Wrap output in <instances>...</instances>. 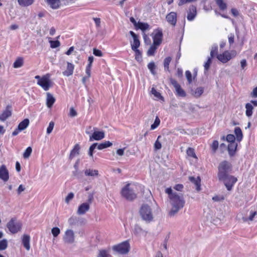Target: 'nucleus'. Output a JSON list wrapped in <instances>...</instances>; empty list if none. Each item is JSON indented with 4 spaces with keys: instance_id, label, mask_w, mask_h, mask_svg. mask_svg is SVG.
Instances as JSON below:
<instances>
[{
    "instance_id": "obj_1",
    "label": "nucleus",
    "mask_w": 257,
    "mask_h": 257,
    "mask_svg": "<svg viewBox=\"0 0 257 257\" xmlns=\"http://www.w3.org/2000/svg\"><path fill=\"white\" fill-rule=\"evenodd\" d=\"M165 192L168 194L169 202L172 207L169 212L170 216H174L178 211L183 208L185 200L182 195H180L176 192H173L171 188H168Z\"/></svg>"
},
{
    "instance_id": "obj_2",
    "label": "nucleus",
    "mask_w": 257,
    "mask_h": 257,
    "mask_svg": "<svg viewBox=\"0 0 257 257\" xmlns=\"http://www.w3.org/2000/svg\"><path fill=\"white\" fill-rule=\"evenodd\" d=\"M232 165L230 163L227 161H223L220 162L218 167V179H222L227 175H229V173L231 171Z\"/></svg>"
},
{
    "instance_id": "obj_3",
    "label": "nucleus",
    "mask_w": 257,
    "mask_h": 257,
    "mask_svg": "<svg viewBox=\"0 0 257 257\" xmlns=\"http://www.w3.org/2000/svg\"><path fill=\"white\" fill-rule=\"evenodd\" d=\"M121 196L127 200L132 201L137 197V194L134 190V186L131 184H127L121 191Z\"/></svg>"
},
{
    "instance_id": "obj_4",
    "label": "nucleus",
    "mask_w": 257,
    "mask_h": 257,
    "mask_svg": "<svg viewBox=\"0 0 257 257\" xmlns=\"http://www.w3.org/2000/svg\"><path fill=\"white\" fill-rule=\"evenodd\" d=\"M140 214L142 219L147 223H150L153 220L154 217L152 209L147 204L142 206L140 210Z\"/></svg>"
},
{
    "instance_id": "obj_5",
    "label": "nucleus",
    "mask_w": 257,
    "mask_h": 257,
    "mask_svg": "<svg viewBox=\"0 0 257 257\" xmlns=\"http://www.w3.org/2000/svg\"><path fill=\"white\" fill-rule=\"evenodd\" d=\"M35 78L38 80L37 84L41 86L44 90L47 91L51 87V81L49 74H46L42 77L37 75Z\"/></svg>"
},
{
    "instance_id": "obj_6",
    "label": "nucleus",
    "mask_w": 257,
    "mask_h": 257,
    "mask_svg": "<svg viewBox=\"0 0 257 257\" xmlns=\"http://www.w3.org/2000/svg\"><path fill=\"white\" fill-rule=\"evenodd\" d=\"M112 249L119 254H125L129 252L130 245L128 241H125L118 244L113 246Z\"/></svg>"
},
{
    "instance_id": "obj_7",
    "label": "nucleus",
    "mask_w": 257,
    "mask_h": 257,
    "mask_svg": "<svg viewBox=\"0 0 257 257\" xmlns=\"http://www.w3.org/2000/svg\"><path fill=\"white\" fill-rule=\"evenodd\" d=\"M7 227L11 233L14 234L21 230L22 223L20 221H17L16 218H13L7 223Z\"/></svg>"
},
{
    "instance_id": "obj_8",
    "label": "nucleus",
    "mask_w": 257,
    "mask_h": 257,
    "mask_svg": "<svg viewBox=\"0 0 257 257\" xmlns=\"http://www.w3.org/2000/svg\"><path fill=\"white\" fill-rule=\"evenodd\" d=\"M112 145V143L109 141H105L100 144L94 143L90 147L89 149L88 155L90 157L93 158V151L96 148L97 149L101 150L105 148L111 147Z\"/></svg>"
},
{
    "instance_id": "obj_9",
    "label": "nucleus",
    "mask_w": 257,
    "mask_h": 257,
    "mask_svg": "<svg viewBox=\"0 0 257 257\" xmlns=\"http://www.w3.org/2000/svg\"><path fill=\"white\" fill-rule=\"evenodd\" d=\"M219 181H223L227 189L230 191L234 184L237 181V178L233 176L228 175L226 177L222 179H219Z\"/></svg>"
},
{
    "instance_id": "obj_10",
    "label": "nucleus",
    "mask_w": 257,
    "mask_h": 257,
    "mask_svg": "<svg viewBox=\"0 0 257 257\" xmlns=\"http://www.w3.org/2000/svg\"><path fill=\"white\" fill-rule=\"evenodd\" d=\"M235 55V52H232V53L225 51L222 54L217 55V58L223 63H225L229 61L232 57Z\"/></svg>"
},
{
    "instance_id": "obj_11",
    "label": "nucleus",
    "mask_w": 257,
    "mask_h": 257,
    "mask_svg": "<svg viewBox=\"0 0 257 257\" xmlns=\"http://www.w3.org/2000/svg\"><path fill=\"white\" fill-rule=\"evenodd\" d=\"M65 243L72 244L75 242V234L72 229H67L65 232L63 237Z\"/></svg>"
},
{
    "instance_id": "obj_12",
    "label": "nucleus",
    "mask_w": 257,
    "mask_h": 257,
    "mask_svg": "<svg viewBox=\"0 0 257 257\" xmlns=\"http://www.w3.org/2000/svg\"><path fill=\"white\" fill-rule=\"evenodd\" d=\"M96 127H93V130L94 132L89 137V141H99L105 137V134L103 131H97Z\"/></svg>"
},
{
    "instance_id": "obj_13",
    "label": "nucleus",
    "mask_w": 257,
    "mask_h": 257,
    "mask_svg": "<svg viewBox=\"0 0 257 257\" xmlns=\"http://www.w3.org/2000/svg\"><path fill=\"white\" fill-rule=\"evenodd\" d=\"M163 33L161 30H156L155 31V35L153 37V44L159 46L162 41Z\"/></svg>"
},
{
    "instance_id": "obj_14",
    "label": "nucleus",
    "mask_w": 257,
    "mask_h": 257,
    "mask_svg": "<svg viewBox=\"0 0 257 257\" xmlns=\"http://www.w3.org/2000/svg\"><path fill=\"white\" fill-rule=\"evenodd\" d=\"M166 19L168 23L173 26H175L177 21V13L171 12L167 15Z\"/></svg>"
},
{
    "instance_id": "obj_15",
    "label": "nucleus",
    "mask_w": 257,
    "mask_h": 257,
    "mask_svg": "<svg viewBox=\"0 0 257 257\" xmlns=\"http://www.w3.org/2000/svg\"><path fill=\"white\" fill-rule=\"evenodd\" d=\"M0 179L4 182H7L9 179V171L5 165L0 167Z\"/></svg>"
},
{
    "instance_id": "obj_16",
    "label": "nucleus",
    "mask_w": 257,
    "mask_h": 257,
    "mask_svg": "<svg viewBox=\"0 0 257 257\" xmlns=\"http://www.w3.org/2000/svg\"><path fill=\"white\" fill-rule=\"evenodd\" d=\"M171 83L175 87L177 94L181 97H185L186 96L185 91L181 88L180 84L175 80H171Z\"/></svg>"
},
{
    "instance_id": "obj_17",
    "label": "nucleus",
    "mask_w": 257,
    "mask_h": 257,
    "mask_svg": "<svg viewBox=\"0 0 257 257\" xmlns=\"http://www.w3.org/2000/svg\"><path fill=\"white\" fill-rule=\"evenodd\" d=\"M197 15V10L196 6L191 5L187 11V20L189 21H193Z\"/></svg>"
},
{
    "instance_id": "obj_18",
    "label": "nucleus",
    "mask_w": 257,
    "mask_h": 257,
    "mask_svg": "<svg viewBox=\"0 0 257 257\" xmlns=\"http://www.w3.org/2000/svg\"><path fill=\"white\" fill-rule=\"evenodd\" d=\"M12 106L10 105L7 106L6 109L3 111V113L0 115V120L2 121H5L8 117L12 115Z\"/></svg>"
},
{
    "instance_id": "obj_19",
    "label": "nucleus",
    "mask_w": 257,
    "mask_h": 257,
    "mask_svg": "<svg viewBox=\"0 0 257 257\" xmlns=\"http://www.w3.org/2000/svg\"><path fill=\"white\" fill-rule=\"evenodd\" d=\"M130 34L134 39L133 43L131 44L132 50L138 49L140 45V42L138 39V36L133 31H130Z\"/></svg>"
},
{
    "instance_id": "obj_20",
    "label": "nucleus",
    "mask_w": 257,
    "mask_h": 257,
    "mask_svg": "<svg viewBox=\"0 0 257 257\" xmlns=\"http://www.w3.org/2000/svg\"><path fill=\"white\" fill-rule=\"evenodd\" d=\"M90 208V205L88 203H83L81 204L78 208L77 213L79 215L85 214Z\"/></svg>"
},
{
    "instance_id": "obj_21",
    "label": "nucleus",
    "mask_w": 257,
    "mask_h": 257,
    "mask_svg": "<svg viewBox=\"0 0 257 257\" xmlns=\"http://www.w3.org/2000/svg\"><path fill=\"white\" fill-rule=\"evenodd\" d=\"M67 69L65 71L63 72V74L66 76H69L73 74L74 66L70 62H67Z\"/></svg>"
},
{
    "instance_id": "obj_22",
    "label": "nucleus",
    "mask_w": 257,
    "mask_h": 257,
    "mask_svg": "<svg viewBox=\"0 0 257 257\" xmlns=\"http://www.w3.org/2000/svg\"><path fill=\"white\" fill-rule=\"evenodd\" d=\"M237 147V144L235 142L229 143V144L228 145L227 150L230 156L232 157L234 155Z\"/></svg>"
},
{
    "instance_id": "obj_23",
    "label": "nucleus",
    "mask_w": 257,
    "mask_h": 257,
    "mask_svg": "<svg viewBox=\"0 0 257 257\" xmlns=\"http://www.w3.org/2000/svg\"><path fill=\"white\" fill-rule=\"evenodd\" d=\"M30 236L27 234H24L22 237V243L27 250H29L30 249Z\"/></svg>"
},
{
    "instance_id": "obj_24",
    "label": "nucleus",
    "mask_w": 257,
    "mask_h": 257,
    "mask_svg": "<svg viewBox=\"0 0 257 257\" xmlns=\"http://www.w3.org/2000/svg\"><path fill=\"white\" fill-rule=\"evenodd\" d=\"M55 102V98L49 92L47 93L46 104L48 108H51Z\"/></svg>"
},
{
    "instance_id": "obj_25",
    "label": "nucleus",
    "mask_w": 257,
    "mask_h": 257,
    "mask_svg": "<svg viewBox=\"0 0 257 257\" xmlns=\"http://www.w3.org/2000/svg\"><path fill=\"white\" fill-rule=\"evenodd\" d=\"M46 3L53 9H57L60 6V0H46Z\"/></svg>"
},
{
    "instance_id": "obj_26",
    "label": "nucleus",
    "mask_w": 257,
    "mask_h": 257,
    "mask_svg": "<svg viewBox=\"0 0 257 257\" xmlns=\"http://www.w3.org/2000/svg\"><path fill=\"white\" fill-rule=\"evenodd\" d=\"M80 149V147L79 144H76L74 146V148L71 150L70 156H69V159H72L74 157H75L76 155H78L79 154V151Z\"/></svg>"
},
{
    "instance_id": "obj_27",
    "label": "nucleus",
    "mask_w": 257,
    "mask_h": 257,
    "mask_svg": "<svg viewBox=\"0 0 257 257\" xmlns=\"http://www.w3.org/2000/svg\"><path fill=\"white\" fill-rule=\"evenodd\" d=\"M189 180L193 183H194L196 187V190L197 191H199L201 189L200 188V182L201 179L199 177H198L197 178H195L194 177H189Z\"/></svg>"
},
{
    "instance_id": "obj_28",
    "label": "nucleus",
    "mask_w": 257,
    "mask_h": 257,
    "mask_svg": "<svg viewBox=\"0 0 257 257\" xmlns=\"http://www.w3.org/2000/svg\"><path fill=\"white\" fill-rule=\"evenodd\" d=\"M84 174L86 176L97 177L99 175L97 170L87 169L84 170Z\"/></svg>"
},
{
    "instance_id": "obj_29",
    "label": "nucleus",
    "mask_w": 257,
    "mask_h": 257,
    "mask_svg": "<svg viewBox=\"0 0 257 257\" xmlns=\"http://www.w3.org/2000/svg\"><path fill=\"white\" fill-rule=\"evenodd\" d=\"M246 110L245 114L247 117H250L252 115L253 106L250 103H247L245 106Z\"/></svg>"
},
{
    "instance_id": "obj_30",
    "label": "nucleus",
    "mask_w": 257,
    "mask_h": 257,
    "mask_svg": "<svg viewBox=\"0 0 257 257\" xmlns=\"http://www.w3.org/2000/svg\"><path fill=\"white\" fill-rule=\"evenodd\" d=\"M29 124V120L28 118H26L21 121L18 125V127L20 131H23L26 129Z\"/></svg>"
},
{
    "instance_id": "obj_31",
    "label": "nucleus",
    "mask_w": 257,
    "mask_h": 257,
    "mask_svg": "<svg viewBox=\"0 0 257 257\" xmlns=\"http://www.w3.org/2000/svg\"><path fill=\"white\" fill-rule=\"evenodd\" d=\"M234 133L236 137V140L238 142L241 141L242 139L243 135L240 128L239 127H236L234 129Z\"/></svg>"
},
{
    "instance_id": "obj_32",
    "label": "nucleus",
    "mask_w": 257,
    "mask_h": 257,
    "mask_svg": "<svg viewBox=\"0 0 257 257\" xmlns=\"http://www.w3.org/2000/svg\"><path fill=\"white\" fill-rule=\"evenodd\" d=\"M20 5L23 7H28L32 5L34 2V0H18Z\"/></svg>"
},
{
    "instance_id": "obj_33",
    "label": "nucleus",
    "mask_w": 257,
    "mask_h": 257,
    "mask_svg": "<svg viewBox=\"0 0 257 257\" xmlns=\"http://www.w3.org/2000/svg\"><path fill=\"white\" fill-rule=\"evenodd\" d=\"M215 2L220 10L224 11L227 9V4L223 0H215Z\"/></svg>"
},
{
    "instance_id": "obj_34",
    "label": "nucleus",
    "mask_w": 257,
    "mask_h": 257,
    "mask_svg": "<svg viewBox=\"0 0 257 257\" xmlns=\"http://www.w3.org/2000/svg\"><path fill=\"white\" fill-rule=\"evenodd\" d=\"M109 250L106 249H100L99 250L97 257H109Z\"/></svg>"
},
{
    "instance_id": "obj_35",
    "label": "nucleus",
    "mask_w": 257,
    "mask_h": 257,
    "mask_svg": "<svg viewBox=\"0 0 257 257\" xmlns=\"http://www.w3.org/2000/svg\"><path fill=\"white\" fill-rule=\"evenodd\" d=\"M256 215V211H251L250 212V215L248 218H245L244 217H242V222H244L247 221V220L252 221L254 219L255 216Z\"/></svg>"
},
{
    "instance_id": "obj_36",
    "label": "nucleus",
    "mask_w": 257,
    "mask_h": 257,
    "mask_svg": "<svg viewBox=\"0 0 257 257\" xmlns=\"http://www.w3.org/2000/svg\"><path fill=\"white\" fill-rule=\"evenodd\" d=\"M136 27L138 29H141L143 31H144L149 28V25L147 23L138 22V24Z\"/></svg>"
},
{
    "instance_id": "obj_37",
    "label": "nucleus",
    "mask_w": 257,
    "mask_h": 257,
    "mask_svg": "<svg viewBox=\"0 0 257 257\" xmlns=\"http://www.w3.org/2000/svg\"><path fill=\"white\" fill-rule=\"evenodd\" d=\"M158 46L153 44L148 50L147 55L148 56H153L156 52V49H157Z\"/></svg>"
},
{
    "instance_id": "obj_38",
    "label": "nucleus",
    "mask_w": 257,
    "mask_h": 257,
    "mask_svg": "<svg viewBox=\"0 0 257 257\" xmlns=\"http://www.w3.org/2000/svg\"><path fill=\"white\" fill-rule=\"evenodd\" d=\"M23 65V60L22 58L17 59L14 63L13 67L15 68H20Z\"/></svg>"
},
{
    "instance_id": "obj_39",
    "label": "nucleus",
    "mask_w": 257,
    "mask_h": 257,
    "mask_svg": "<svg viewBox=\"0 0 257 257\" xmlns=\"http://www.w3.org/2000/svg\"><path fill=\"white\" fill-rule=\"evenodd\" d=\"M78 221V219L76 216H72L68 219V223L71 226L76 225Z\"/></svg>"
},
{
    "instance_id": "obj_40",
    "label": "nucleus",
    "mask_w": 257,
    "mask_h": 257,
    "mask_svg": "<svg viewBox=\"0 0 257 257\" xmlns=\"http://www.w3.org/2000/svg\"><path fill=\"white\" fill-rule=\"evenodd\" d=\"M204 92V88L202 87H197L194 92V95L196 97H200Z\"/></svg>"
},
{
    "instance_id": "obj_41",
    "label": "nucleus",
    "mask_w": 257,
    "mask_h": 257,
    "mask_svg": "<svg viewBox=\"0 0 257 257\" xmlns=\"http://www.w3.org/2000/svg\"><path fill=\"white\" fill-rule=\"evenodd\" d=\"M135 52V59L138 62H141L142 61V53L141 51L138 49L133 50Z\"/></svg>"
},
{
    "instance_id": "obj_42",
    "label": "nucleus",
    "mask_w": 257,
    "mask_h": 257,
    "mask_svg": "<svg viewBox=\"0 0 257 257\" xmlns=\"http://www.w3.org/2000/svg\"><path fill=\"white\" fill-rule=\"evenodd\" d=\"M8 247V241L6 239H4L0 241V250H4Z\"/></svg>"
},
{
    "instance_id": "obj_43",
    "label": "nucleus",
    "mask_w": 257,
    "mask_h": 257,
    "mask_svg": "<svg viewBox=\"0 0 257 257\" xmlns=\"http://www.w3.org/2000/svg\"><path fill=\"white\" fill-rule=\"evenodd\" d=\"M218 52V46L217 45H213L211 47L210 52V57L213 58L215 55H217Z\"/></svg>"
},
{
    "instance_id": "obj_44",
    "label": "nucleus",
    "mask_w": 257,
    "mask_h": 257,
    "mask_svg": "<svg viewBox=\"0 0 257 257\" xmlns=\"http://www.w3.org/2000/svg\"><path fill=\"white\" fill-rule=\"evenodd\" d=\"M32 152V149L31 147H28L23 154V157L25 159L28 158Z\"/></svg>"
},
{
    "instance_id": "obj_45",
    "label": "nucleus",
    "mask_w": 257,
    "mask_h": 257,
    "mask_svg": "<svg viewBox=\"0 0 257 257\" xmlns=\"http://www.w3.org/2000/svg\"><path fill=\"white\" fill-rule=\"evenodd\" d=\"M160 123V120L158 116H156L155 121L153 124L151 126V130H155L157 128Z\"/></svg>"
},
{
    "instance_id": "obj_46",
    "label": "nucleus",
    "mask_w": 257,
    "mask_h": 257,
    "mask_svg": "<svg viewBox=\"0 0 257 257\" xmlns=\"http://www.w3.org/2000/svg\"><path fill=\"white\" fill-rule=\"evenodd\" d=\"M218 142L217 141H214L211 145V148L213 153H215L218 148Z\"/></svg>"
},
{
    "instance_id": "obj_47",
    "label": "nucleus",
    "mask_w": 257,
    "mask_h": 257,
    "mask_svg": "<svg viewBox=\"0 0 257 257\" xmlns=\"http://www.w3.org/2000/svg\"><path fill=\"white\" fill-rule=\"evenodd\" d=\"M187 154L188 156L196 158V156L193 148H189L187 150Z\"/></svg>"
},
{
    "instance_id": "obj_48",
    "label": "nucleus",
    "mask_w": 257,
    "mask_h": 257,
    "mask_svg": "<svg viewBox=\"0 0 257 257\" xmlns=\"http://www.w3.org/2000/svg\"><path fill=\"white\" fill-rule=\"evenodd\" d=\"M148 68L150 70V71L151 72V73L153 74H155L154 70L156 68V66H155L154 62H150V63H149L148 65Z\"/></svg>"
},
{
    "instance_id": "obj_49",
    "label": "nucleus",
    "mask_w": 257,
    "mask_h": 257,
    "mask_svg": "<svg viewBox=\"0 0 257 257\" xmlns=\"http://www.w3.org/2000/svg\"><path fill=\"white\" fill-rule=\"evenodd\" d=\"M161 138V136H158L157 140L155 143L154 144V149L155 150H158L161 149L162 145L161 143L159 141V139Z\"/></svg>"
},
{
    "instance_id": "obj_50",
    "label": "nucleus",
    "mask_w": 257,
    "mask_h": 257,
    "mask_svg": "<svg viewBox=\"0 0 257 257\" xmlns=\"http://www.w3.org/2000/svg\"><path fill=\"white\" fill-rule=\"evenodd\" d=\"M52 233L54 237H57L60 233V229L57 227H53L51 230Z\"/></svg>"
},
{
    "instance_id": "obj_51",
    "label": "nucleus",
    "mask_w": 257,
    "mask_h": 257,
    "mask_svg": "<svg viewBox=\"0 0 257 257\" xmlns=\"http://www.w3.org/2000/svg\"><path fill=\"white\" fill-rule=\"evenodd\" d=\"M235 136L232 134L227 135L226 136V140L229 143H231L232 142H235Z\"/></svg>"
},
{
    "instance_id": "obj_52",
    "label": "nucleus",
    "mask_w": 257,
    "mask_h": 257,
    "mask_svg": "<svg viewBox=\"0 0 257 257\" xmlns=\"http://www.w3.org/2000/svg\"><path fill=\"white\" fill-rule=\"evenodd\" d=\"M211 57H208L207 61L205 63L204 65V69L205 71H207L210 68V64L211 63Z\"/></svg>"
},
{
    "instance_id": "obj_53",
    "label": "nucleus",
    "mask_w": 257,
    "mask_h": 257,
    "mask_svg": "<svg viewBox=\"0 0 257 257\" xmlns=\"http://www.w3.org/2000/svg\"><path fill=\"white\" fill-rule=\"evenodd\" d=\"M172 59L170 57H168L166 58L164 60V65L165 68H167V69H169V65L170 64V63Z\"/></svg>"
},
{
    "instance_id": "obj_54",
    "label": "nucleus",
    "mask_w": 257,
    "mask_h": 257,
    "mask_svg": "<svg viewBox=\"0 0 257 257\" xmlns=\"http://www.w3.org/2000/svg\"><path fill=\"white\" fill-rule=\"evenodd\" d=\"M74 195L72 192H70L68 194L65 198V202L66 203H69V202L74 198Z\"/></svg>"
},
{
    "instance_id": "obj_55",
    "label": "nucleus",
    "mask_w": 257,
    "mask_h": 257,
    "mask_svg": "<svg viewBox=\"0 0 257 257\" xmlns=\"http://www.w3.org/2000/svg\"><path fill=\"white\" fill-rule=\"evenodd\" d=\"M54 123L53 121H51L49 123V126L47 129V133L48 134H50L52 132L53 128H54Z\"/></svg>"
},
{
    "instance_id": "obj_56",
    "label": "nucleus",
    "mask_w": 257,
    "mask_h": 257,
    "mask_svg": "<svg viewBox=\"0 0 257 257\" xmlns=\"http://www.w3.org/2000/svg\"><path fill=\"white\" fill-rule=\"evenodd\" d=\"M51 47L53 48H55L60 45V43L59 41H52L50 42Z\"/></svg>"
},
{
    "instance_id": "obj_57",
    "label": "nucleus",
    "mask_w": 257,
    "mask_h": 257,
    "mask_svg": "<svg viewBox=\"0 0 257 257\" xmlns=\"http://www.w3.org/2000/svg\"><path fill=\"white\" fill-rule=\"evenodd\" d=\"M185 75L188 82L191 83L192 81L191 73L189 71L187 70L185 72Z\"/></svg>"
},
{
    "instance_id": "obj_58",
    "label": "nucleus",
    "mask_w": 257,
    "mask_h": 257,
    "mask_svg": "<svg viewBox=\"0 0 257 257\" xmlns=\"http://www.w3.org/2000/svg\"><path fill=\"white\" fill-rule=\"evenodd\" d=\"M151 93L157 98H160L162 97L161 94L158 92L154 88H152Z\"/></svg>"
},
{
    "instance_id": "obj_59",
    "label": "nucleus",
    "mask_w": 257,
    "mask_h": 257,
    "mask_svg": "<svg viewBox=\"0 0 257 257\" xmlns=\"http://www.w3.org/2000/svg\"><path fill=\"white\" fill-rule=\"evenodd\" d=\"M93 54L94 55H95L96 56H98V57L102 56V52L100 50L97 49L96 48L93 49Z\"/></svg>"
},
{
    "instance_id": "obj_60",
    "label": "nucleus",
    "mask_w": 257,
    "mask_h": 257,
    "mask_svg": "<svg viewBox=\"0 0 257 257\" xmlns=\"http://www.w3.org/2000/svg\"><path fill=\"white\" fill-rule=\"evenodd\" d=\"M228 42L229 44L231 45L234 43V35L233 34H230L228 35Z\"/></svg>"
},
{
    "instance_id": "obj_61",
    "label": "nucleus",
    "mask_w": 257,
    "mask_h": 257,
    "mask_svg": "<svg viewBox=\"0 0 257 257\" xmlns=\"http://www.w3.org/2000/svg\"><path fill=\"white\" fill-rule=\"evenodd\" d=\"M231 13L232 15L235 17H237L239 15L238 11L235 8H232L231 9Z\"/></svg>"
},
{
    "instance_id": "obj_62",
    "label": "nucleus",
    "mask_w": 257,
    "mask_h": 257,
    "mask_svg": "<svg viewBox=\"0 0 257 257\" xmlns=\"http://www.w3.org/2000/svg\"><path fill=\"white\" fill-rule=\"evenodd\" d=\"M142 231V228L138 224L135 225L134 227V231L136 233H139Z\"/></svg>"
},
{
    "instance_id": "obj_63",
    "label": "nucleus",
    "mask_w": 257,
    "mask_h": 257,
    "mask_svg": "<svg viewBox=\"0 0 257 257\" xmlns=\"http://www.w3.org/2000/svg\"><path fill=\"white\" fill-rule=\"evenodd\" d=\"M241 68L242 70L244 69L247 66V62L245 59H242L240 61Z\"/></svg>"
},
{
    "instance_id": "obj_64",
    "label": "nucleus",
    "mask_w": 257,
    "mask_h": 257,
    "mask_svg": "<svg viewBox=\"0 0 257 257\" xmlns=\"http://www.w3.org/2000/svg\"><path fill=\"white\" fill-rule=\"evenodd\" d=\"M250 96L252 98H256L257 97V87L254 88L252 91L251 92L250 94Z\"/></svg>"
}]
</instances>
